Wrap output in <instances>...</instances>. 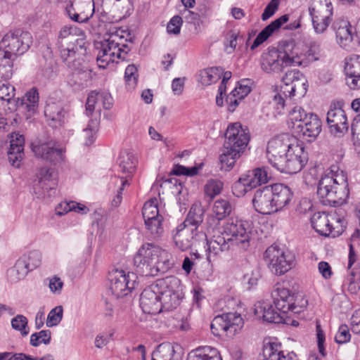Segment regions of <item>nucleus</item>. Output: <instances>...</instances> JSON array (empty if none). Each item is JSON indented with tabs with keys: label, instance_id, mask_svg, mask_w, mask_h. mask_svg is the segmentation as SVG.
<instances>
[{
	"label": "nucleus",
	"instance_id": "23",
	"mask_svg": "<svg viewBox=\"0 0 360 360\" xmlns=\"http://www.w3.org/2000/svg\"><path fill=\"white\" fill-rule=\"evenodd\" d=\"M232 211V206L229 201L224 199L216 200L212 207V213L206 219L207 231H214L220 226L221 220L229 216Z\"/></svg>",
	"mask_w": 360,
	"mask_h": 360
},
{
	"label": "nucleus",
	"instance_id": "11",
	"mask_svg": "<svg viewBox=\"0 0 360 360\" xmlns=\"http://www.w3.org/2000/svg\"><path fill=\"white\" fill-rule=\"evenodd\" d=\"M31 148L35 156L53 164L60 163L65 158V150L50 139L34 140Z\"/></svg>",
	"mask_w": 360,
	"mask_h": 360
},
{
	"label": "nucleus",
	"instance_id": "54",
	"mask_svg": "<svg viewBox=\"0 0 360 360\" xmlns=\"http://www.w3.org/2000/svg\"><path fill=\"white\" fill-rule=\"evenodd\" d=\"M51 339V333L49 330H43L34 333L30 336V345L33 347H38L41 344L48 345Z\"/></svg>",
	"mask_w": 360,
	"mask_h": 360
},
{
	"label": "nucleus",
	"instance_id": "38",
	"mask_svg": "<svg viewBox=\"0 0 360 360\" xmlns=\"http://www.w3.org/2000/svg\"><path fill=\"white\" fill-rule=\"evenodd\" d=\"M186 360H222L219 352L211 346H200L188 354Z\"/></svg>",
	"mask_w": 360,
	"mask_h": 360
},
{
	"label": "nucleus",
	"instance_id": "61",
	"mask_svg": "<svg viewBox=\"0 0 360 360\" xmlns=\"http://www.w3.org/2000/svg\"><path fill=\"white\" fill-rule=\"evenodd\" d=\"M350 339L351 334L349 326L346 324L340 325L335 336V342L338 344H344L348 342Z\"/></svg>",
	"mask_w": 360,
	"mask_h": 360
},
{
	"label": "nucleus",
	"instance_id": "51",
	"mask_svg": "<svg viewBox=\"0 0 360 360\" xmlns=\"http://www.w3.org/2000/svg\"><path fill=\"white\" fill-rule=\"evenodd\" d=\"M162 221L163 217L162 215L144 220L146 229L153 236L158 237L161 236L164 231Z\"/></svg>",
	"mask_w": 360,
	"mask_h": 360
},
{
	"label": "nucleus",
	"instance_id": "12",
	"mask_svg": "<svg viewBox=\"0 0 360 360\" xmlns=\"http://www.w3.org/2000/svg\"><path fill=\"white\" fill-rule=\"evenodd\" d=\"M264 259L270 271L276 275L285 274L293 266V256L274 245L266 250Z\"/></svg>",
	"mask_w": 360,
	"mask_h": 360
},
{
	"label": "nucleus",
	"instance_id": "64",
	"mask_svg": "<svg viewBox=\"0 0 360 360\" xmlns=\"http://www.w3.org/2000/svg\"><path fill=\"white\" fill-rule=\"evenodd\" d=\"M112 333L102 332L96 335L94 345L98 349H102L109 342L112 336Z\"/></svg>",
	"mask_w": 360,
	"mask_h": 360
},
{
	"label": "nucleus",
	"instance_id": "14",
	"mask_svg": "<svg viewBox=\"0 0 360 360\" xmlns=\"http://www.w3.org/2000/svg\"><path fill=\"white\" fill-rule=\"evenodd\" d=\"M110 290L117 298L127 295L136 284L137 276L133 272L113 269L109 273Z\"/></svg>",
	"mask_w": 360,
	"mask_h": 360
},
{
	"label": "nucleus",
	"instance_id": "26",
	"mask_svg": "<svg viewBox=\"0 0 360 360\" xmlns=\"http://www.w3.org/2000/svg\"><path fill=\"white\" fill-rule=\"evenodd\" d=\"M42 254L38 250H32L22 255L16 262L15 268L19 278H24L29 271L41 265Z\"/></svg>",
	"mask_w": 360,
	"mask_h": 360
},
{
	"label": "nucleus",
	"instance_id": "28",
	"mask_svg": "<svg viewBox=\"0 0 360 360\" xmlns=\"http://www.w3.org/2000/svg\"><path fill=\"white\" fill-rule=\"evenodd\" d=\"M209 232L213 233V235L210 239H205L207 240V259H210L211 255L216 256L221 252L228 250L232 245L230 239L225 238L220 228L216 229L214 231H210Z\"/></svg>",
	"mask_w": 360,
	"mask_h": 360
},
{
	"label": "nucleus",
	"instance_id": "41",
	"mask_svg": "<svg viewBox=\"0 0 360 360\" xmlns=\"http://www.w3.org/2000/svg\"><path fill=\"white\" fill-rule=\"evenodd\" d=\"M155 360H181V354L176 352L174 346L170 343H162L153 352Z\"/></svg>",
	"mask_w": 360,
	"mask_h": 360
},
{
	"label": "nucleus",
	"instance_id": "60",
	"mask_svg": "<svg viewBox=\"0 0 360 360\" xmlns=\"http://www.w3.org/2000/svg\"><path fill=\"white\" fill-rule=\"evenodd\" d=\"M250 84V79L242 80L238 83L232 91H233L239 98L243 99L251 91Z\"/></svg>",
	"mask_w": 360,
	"mask_h": 360
},
{
	"label": "nucleus",
	"instance_id": "13",
	"mask_svg": "<svg viewBox=\"0 0 360 360\" xmlns=\"http://www.w3.org/2000/svg\"><path fill=\"white\" fill-rule=\"evenodd\" d=\"M285 160H281L276 169L282 173L297 174L300 172L308 161L307 153L302 144L294 142L286 153Z\"/></svg>",
	"mask_w": 360,
	"mask_h": 360
},
{
	"label": "nucleus",
	"instance_id": "21",
	"mask_svg": "<svg viewBox=\"0 0 360 360\" xmlns=\"http://www.w3.org/2000/svg\"><path fill=\"white\" fill-rule=\"evenodd\" d=\"M69 18L77 22H86L94 12V0H70L66 6Z\"/></svg>",
	"mask_w": 360,
	"mask_h": 360
},
{
	"label": "nucleus",
	"instance_id": "59",
	"mask_svg": "<svg viewBox=\"0 0 360 360\" xmlns=\"http://www.w3.org/2000/svg\"><path fill=\"white\" fill-rule=\"evenodd\" d=\"M115 181L116 183L120 184V186L117 191L116 195L111 200V206L113 207H117L121 204L122 200V191L126 186L129 185V181L127 179H124L123 178H117Z\"/></svg>",
	"mask_w": 360,
	"mask_h": 360
},
{
	"label": "nucleus",
	"instance_id": "22",
	"mask_svg": "<svg viewBox=\"0 0 360 360\" xmlns=\"http://www.w3.org/2000/svg\"><path fill=\"white\" fill-rule=\"evenodd\" d=\"M113 105V98L108 91H92L88 95L86 102V114L89 116L96 111H101V107L110 110Z\"/></svg>",
	"mask_w": 360,
	"mask_h": 360
},
{
	"label": "nucleus",
	"instance_id": "7",
	"mask_svg": "<svg viewBox=\"0 0 360 360\" xmlns=\"http://www.w3.org/2000/svg\"><path fill=\"white\" fill-rule=\"evenodd\" d=\"M222 233L229 237L232 245L247 250L250 245L252 231L248 221L238 218L229 219L222 227Z\"/></svg>",
	"mask_w": 360,
	"mask_h": 360
},
{
	"label": "nucleus",
	"instance_id": "6",
	"mask_svg": "<svg viewBox=\"0 0 360 360\" xmlns=\"http://www.w3.org/2000/svg\"><path fill=\"white\" fill-rule=\"evenodd\" d=\"M32 44V34L20 29L9 30L0 41V53L15 59L25 53Z\"/></svg>",
	"mask_w": 360,
	"mask_h": 360
},
{
	"label": "nucleus",
	"instance_id": "5",
	"mask_svg": "<svg viewBox=\"0 0 360 360\" xmlns=\"http://www.w3.org/2000/svg\"><path fill=\"white\" fill-rule=\"evenodd\" d=\"M98 49L97 63L98 67L103 69L118 59H124L129 51L128 46L123 44V37L120 35L118 31L107 34Z\"/></svg>",
	"mask_w": 360,
	"mask_h": 360
},
{
	"label": "nucleus",
	"instance_id": "8",
	"mask_svg": "<svg viewBox=\"0 0 360 360\" xmlns=\"http://www.w3.org/2000/svg\"><path fill=\"white\" fill-rule=\"evenodd\" d=\"M244 321L240 314L229 312L218 315L212 320L210 328L214 336L233 337L243 328Z\"/></svg>",
	"mask_w": 360,
	"mask_h": 360
},
{
	"label": "nucleus",
	"instance_id": "55",
	"mask_svg": "<svg viewBox=\"0 0 360 360\" xmlns=\"http://www.w3.org/2000/svg\"><path fill=\"white\" fill-rule=\"evenodd\" d=\"M124 78L127 83V86L129 89H134L138 81V70L134 65H129L124 73Z\"/></svg>",
	"mask_w": 360,
	"mask_h": 360
},
{
	"label": "nucleus",
	"instance_id": "33",
	"mask_svg": "<svg viewBox=\"0 0 360 360\" xmlns=\"http://www.w3.org/2000/svg\"><path fill=\"white\" fill-rule=\"evenodd\" d=\"M275 212L282 210L292 200V193L290 188L282 184L271 186Z\"/></svg>",
	"mask_w": 360,
	"mask_h": 360
},
{
	"label": "nucleus",
	"instance_id": "9",
	"mask_svg": "<svg viewBox=\"0 0 360 360\" xmlns=\"http://www.w3.org/2000/svg\"><path fill=\"white\" fill-rule=\"evenodd\" d=\"M311 224L315 231L322 236L335 237L343 232L345 220L335 214L316 212L311 217Z\"/></svg>",
	"mask_w": 360,
	"mask_h": 360
},
{
	"label": "nucleus",
	"instance_id": "32",
	"mask_svg": "<svg viewBox=\"0 0 360 360\" xmlns=\"http://www.w3.org/2000/svg\"><path fill=\"white\" fill-rule=\"evenodd\" d=\"M10 148L8 151L9 162L12 165L18 167L24 155L25 139L22 135L13 133L10 136Z\"/></svg>",
	"mask_w": 360,
	"mask_h": 360
},
{
	"label": "nucleus",
	"instance_id": "52",
	"mask_svg": "<svg viewBox=\"0 0 360 360\" xmlns=\"http://www.w3.org/2000/svg\"><path fill=\"white\" fill-rule=\"evenodd\" d=\"M14 60V58H8V56L0 53V77L8 79L12 77Z\"/></svg>",
	"mask_w": 360,
	"mask_h": 360
},
{
	"label": "nucleus",
	"instance_id": "18",
	"mask_svg": "<svg viewBox=\"0 0 360 360\" xmlns=\"http://www.w3.org/2000/svg\"><path fill=\"white\" fill-rule=\"evenodd\" d=\"M293 143L287 134L271 139L266 146V158L269 162L276 169L283 160L281 155L286 154Z\"/></svg>",
	"mask_w": 360,
	"mask_h": 360
},
{
	"label": "nucleus",
	"instance_id": "63",
	"mask_svg": "<svg viewBox=\"0 0 360 360\" xmlns=\"http://www.w3.org/2000/svg\"><path fill=\"white\" fill-rule=\"evenodd\" d=\"M238 34L231 30L226 35L224 42L226 51L229 53H231L237 46Z\"/></svg>",
	"mask_w": 360,
	"mask_h": 360
},
{
	"label": "nucleus",
	"instance_id": "42",
	"mask_svg": "<svg viewBox=\"0 0 360 360\" xmlns=\"http://www.w3.org/2000/svg\"><path fill=\"white\" fill-rule=\"evenodd\" d=\"M223 74V69L220 67H212L203 69L198 75V82L202 85L207 86L217 82Z\"/></svg>",
	"mask_w": 360,
	"mask_h": 360
},
{
	"label": "nucleus",
	"instance_id": "53",
	"mask_svg": "<svg viewBox=\"0 0 360 360\" xmlns=\"http://www.w3.org/2000/svg\"><path fill=\"white\" fill-rule=\"evenodd\" d=\"M345 72L347 76L360 74V56L353 55L345 58Z\"/></svg>",
	"mask_w": 360,
	"mask_h": 360
},
{
	"label": "nucleus",
	"instance_id": "44",
	"mask_svg": "<svg viewBox=\"0 0 360 360\" xmlns=\"http://www.w3.org/2000/svg\"><path fill=\"white\" fill-rule=\"evenodd\" d=\"M118 164L121 172L129 176L136 170L137 159L132 153H123L120 155Z\"/></svg>",
	"mask_w": 360,
	"mask_h": 360
},
{
	"label": "nucleus",
	"instance_id": "20",
	"mask_svg": "<svg viewBox=\"0 0 360 360\" xmlns=\"http://www.w3.org/2000/svg\"><path fill=\"white\" fill-rule=\"evenodd\" d=\"M271 297L276 309L282 314L298 313L295 305V294L288 288L277 284L271 292Z\"/></svg>",
	"mask_w": 360,
	"mask_h": 360
},
{
	"label": "nucleus",
	"instance_id": "4",
	"mask_svg": "<svg viewBox=\"0 0 360 360\" xmlns=\"http://www.w3.org/2000/svg\"><path fill=\"white\" fill-rule=\"evenodd\" d=\"M347 176L346 173L333 165L319 180L317 195L324 205L339 206L349 197Z\"/></svg>",
	"mask_w": 360,
	"mask_h": 360
},
{
	"label": "nucleus",
	"instance_id": "30",
	"mask_svg": "<svg viewBox=\"0 0 360 360\" xmlns=\"http://www.w3.org/2000/svg\"><path fill=\"white\" fill-rule=\"evenodd\" d=\"M39 94L35 89L27 91L25 96L21 99L16 100V110L24 113L26 118L31 117L37 111L38 108Z\"/></svg>",
	"mask_w": 360,
	"mask_h": 360
},
{
	"label": "nucleus",
	"instance_id": "40",
	"mask_svg": "<svg viewBox=\"0 0 360 360\" xmlns=\"http://www.w3.org/2000/svg\"><path fill=\"white\" fill-rule=\"evenodd\" d=\"M243 181L250 186V188H255L258 186L266 184L269 181V176L265 167H257L249 170L243 174Z\"/></svg>",
	"mask_w": 360,
	"mask_h": 360
},
{
	"label": "nucleus",
	"instance_id": "1",
	"mask_svg": "<svg viewBox=\"0 0 360 360\" xmlns=\"http://www.w3.org/2000/svg\"><path fill=\"white\" fill-rule=\"evenodd\" d=\"M183 286L176 276L158 279L141 294L140 306L143 311L158 314L163 310L176 309L183 299Z\"/></svg>",
	"mask_w": 360,
	"mask_h": 360
},
{
	"label": "nucleus",
	"instance_id": "37",
	"mask_svg": "<svg viewBox=\"0 0 360 360\" xmlns=\"http://www.w3.org/2000/svg\"><path fill=\"white\" fill-rule=\"evenodd\" d=\"M205 209L200 203H194L186 216V219L182 222L186 226L190 227L195 231H202L199 230V226L203 221Z\"/></svg>",
	"mask_w": 360,
	"mask_h": 360
},
{
	"label": "nucleus",
	"instance_id": "43",
	"mask_svg": "<svg viewBox=\"0 0 360 360\" xmlns=\"http://www.w3.org/2000/svg\"><path fill=\"white\" fill-rule=\"evenodd\" d=\"M240 152L236 149H229L227 146H224L221 154L219 155V162L221 169L229 170L235 165L236 159L240 155Z\"/></svg>",
	"mask_w": 360,
	"mask_h": 360
},
{
	"label": "nucleus",
	"instance_id": "57",
	"mask_svg": "<svg viewBox=\"0 0 360 360\" xmlns=\"http://www.w3.org/2000/svg\"><path fill=\"white\" fill-rule=\"evenodd\" d=\"M11 326L13 329L19 330L22 336H26L29 333L27 328V319L23 315H17L11 320Z\"/></svg>",
	"mask_w": 360,
	"mask_h": 360
},
{
	"label": "nucleus",
	"instance_id": "56",
	"mask_svg": "<svg viewBox=\"0 0 360 360\" xmlns=\"http://www.w3.org/2000/svg\"><path fill=\"white\" fill-rule=\"evenodd\" d=\"M63 316V309L62 306H57L52 309L48 314L46 326L52 327L57 326L62 320Z\"/></svg>",
	"mask_w": 360,
	"mask_h": 360
},
{
	"label": "nucleus",
	"instance_id": "45",
	"mask_svg": "<svg viewBox=\"0 0 360 360\" xmlns=\"http://www.w3.org/2000/svg\"><path fill=\"white\" fill-rule=\"evenodd\" d=\"M15 88L7 82H0V99L7 102L11 111L16 110V100L13 99Z\"/></svg>",
	"mask_w": 360,
	"mask_h": 360
},
{
	"label": "nucleus",
	"instance_id": "46",
	"mask_svg": "<svg viewBox=\"0 0 360 360\" xmlns=\"http://www.w3.org/2000/svg\"><path fill=\"white\" fill-rule=\"evenodd\" d=\"M308 114L301 106L293 107L288 113V125L294 133V127L301 125Z\"/></svg>",
	"mask_w": 360,
	"mask_h": 360
},
{
	"label": "nucleus",
	"instance_id": "16",
	"mask_svg": "<svg viewBox=\"0 0 360 360\" xmlns=\"http://www.w3.org/2000/svg\"><path fill=\"white\" fill-rule=\"evenodd\" d=\"M278 50L287 67L300 66L304 60L307 46L301 41L288 40L283 41Z\"/></svg>",
	"mask_w": 360,
	"mask_h": 360
},
{
	"label": "nucleus",
	"instance_id": "15",
	"mask_svg": "<svg viewBox=\"0 0 360 360\" xmlns=\"http://www.w3.org/2000/svg\"><path fill=\"white\" fill-rule=\"evenodd\" d=\"M174 247L182 252L188 250L195 243L204 241L206 234L203 231H195L185 224H180L172 231Z\"/></svg>",
	"mask_w": 360,
	"mask_h": 360
},
{
	"label": "nucleus",
	"instance_id": "34",
	"mask_svg": "<svg viewBox=\"0 0 360 360\" xmlns=\"http://www.w3.org/2000/svg\"><path fill=\"white\" fill-rule=\"evenodd\" d=\"M255 314L258 318L269 323H279L283 319L281 314L276 311L269 302H259L255 305Z\"/></svg>",
	"mask_w": 360,
	"mask_h": 360
},
{
	"label": "nucleus",
	"instance_id": "19",
	"mask_svg": "<svg viewBox=\"0 0 360 360\" xmlns=\"http://www.w3.org/2000/svg\"><path fill=\"white\" fill-rule=\"evenodd\" d=\"M225 138L224 146L229 149H236L240 153L243 152L250 141L248 129L243 128L238 122L229 125Z\"/></svg>",
	"mask_w": 360,
	"mask_h": 360
},
{
	"label": "nucleus",
	"instance_id": "58",
	"mask_svg": "<svg viewBox=\"0 0 360 360\" xmlns=\"http://www.w3.org/2000/svg\"><path fill=\"white\" fill-rule=\"evenodd\" d=\"M243 176L242 174L239 179L236 181L232 186L233 195L238 198L243 196L246 193L252 190L250 186H249L248 184H246L245 181H243Z\"/></svg>",
	"mask_w": 360,
	"mask_h": 360
},
{
	"label": "nucleus",
	"instance_id": "36",
	"mask_svg": "<svg viewBox=\"0 0 360 360\" xmlns=\"http://www.w3.org/2000/svg\"><path fill=\"white\" fill-rule=\"evenodd\" d=\"M288 20V15H283L281 17L276 19L262 30L256 39L254 40L250 46L252 50L258 47L260 44L264 42L275 31L278 30L282 25Z\"/></svg>",
	"mask_w": 360,
	"mask_h": 360
},
{
	"label": "nucleus",
	"instance_id": "25",
	"mask_svg": "<svg viewBox=\"0 0 360 360\" xmlns=\"http://www.w3.org/2000/svg\"><path fill=\"white\" fill-rule=\"evenodd\" d=\"M321 131V121L316 115L308 114L301 125L294 127V134L304 139H314Z\"/></svg>",
	"mask_w": 360,
	"mask_h": 360
},
{
	"label": "nucleus",
	"instance_id": "3",
	"mask_svg": "<svg viewBox=\"0 0 360 360\" xmlns=\"http://www.w3.org/2000/svg\"><path fill=\"white\" fill-rule=\"evenodd\" d=\"M85 33L79 27L63 26L59 31L56 46L61 59L73 70L80 69L85 49Z\"/></svg>",
	"mask_w": 360,
	"mask_h": 360
},
{
	"label": "nucleus",
	"instance_id": "47",
	"mask_svg": "<svg viewBox=\"0 0 360 360\" xmlns=\"http://www.w3.org/2000/svg\"><path fill=\"white\" fill-rule=\"evenodd\" d=\"M263 354L265 359L269 360H278L283 354L281 350V345L278 342H269L266 343L263 349Z\"/></svg>",
	"mask_w": 360,
	"mask_h": 360
},
{
	"label": "nucleus",
	"instance_id": "17",
	"mask_svg": "<svg viewBox=\"0 0 360 360\" xmlns=\"http://www.w3.org/2000/svg\"><path fill=\"white\" fill-rule=\"evenodd\" d=\"M307 80L302 73L297 70L288 71L282 78L281 92L285 97H292L295 92L303 96L307 90Z\"/></svg>",
	"mask_w": 360,
	"mask_h": 360
},
{
	"label": "nucleus",
	"instance_id": "49",
	"mask_svg": "<svg viewBox=\"0 0 360 360\" xmlns=\"http://www.w3.org/2000/svg\"><path fill=\"white\" fill-rule=\"evenodd\" d=\"M142 215L144 220L162 215L158 207L157 198L150 199L145 202L142 210Z\"/></svg>",
	"mask_w": 360,
	"mask_h": 360
},
{
	"label": "nucleus",
	"instance_id": "2",
	"mask_svg": "<svg viewBox=\"0 0 360 360\" xmlns=\"http://www.w3.org/2000/svg\"><path fill=\"white\" fill-rule=\"evenodd\" d=\"M136 271L145 276L165 273L173 266L171 254L155 243H144L134 256Z\"/></svg>",
	"mask_w": 360,
	"mask_h": 360
},
{
	"label": "nucleus",
	"instance_id": "31",
	"mask_svg": "<svg viewBox=\"0 0 360 360\" xmlns=\"http://www.w3.org/2000/svg\"><path fill=\"white\" fill-rule=\"evenodd\" d=\"M338 44L346 49L353 39L352 27L349 22L345 19H338L333 24Z\"/></svg>",
	"mask_w": 360,
	"mask_h": 360
},
{
	"label": "nucleus",
	"instance_id": "27",
	"mask_svg": "<svg viewBox=\"0 0 360 360\" xmlns=\"http://www.w3.org/2000/svg\"><path fill=\"white\" fill-rule=\"evenodd\" d=\"M326 120L331 132L335 134H342L349 129L345 112L341 108L330 106Z\"/></svg>",
	"mask_w": 360,
	"mask_h": 360
},
{
	"label": "nucleus",
	"instance_id": "35",
	"mask_svg": "<svg viewBox=\"0 0 360 360\" xmlns=\"http://www.w3.org/2000/svg\"><path fill=\"white\" fill-rule=\"evenodd\" d=\"M53 172L49 169H42L37 184L34 186V192L38 198H44L46 191L53 190L56 186L55 179L52 178Z\"/></svg>",
	"mask_w": 360,
	"mask_h": 360
},
{
	"label": "nucleus",
	"instance_id": "24",
	"mask_svg": "<svg viewBox=\"0 0 360 360\" xmlns=\"http://www.w3.org/2000/svg\"><path fill=\"white\" fill-rule=\"evenodd\" d=\"M255 210L262 214H270L275 212L273 194L271 186H266L257 189L252 199Z\"/></svg>",
	"mask_w": 360,
	"mask_h": 360
},
{
	"label": "nucleus",
	"instance_id": "50",
	"mask_svg": "<svg viewBox=\"0 0 360 360\" xmlns=\"http://www.w3.org/2000/svg\"><path fill=\"white\" fill-rule=\"evenodd\" d=\"M99 119L94 118L91 119L86 127L83 130V136L84 137V144L86 146L91 145L95 140L96 134L98 129Z\"/></svg>",
	"mask_w": 360,
	"mask_h": 360
},
{
	"label": "nucleus",
	"instance_id": "48",
	"mask_svg": "<svg viewBox=\"0 0 360 360\" xmlns=\"http://www.w3.org/2000/svg\"><path fill=\"white\" fill-rule=\"evenodd\" d=\"M224 187V184L219 179H210L207 181L204 186L205 195L210 199L221 193Z\"/></svg>",
	"mask_w": 360,
	"mask_h": 360
},
{
	"label": "nucleus",
	"instance_id": "62",
	"mask_svg": "<svg viewBox=\"0 0 360 360\" xmlns=\"http://www.w3.org/2000/svg\"><path fill=\"white\" fill-rule=\"evenodd\" d=\"M182 18L179 15H174L169 21L167 26V31L169 34H179L182 25Z\"/></svg>",
	"mask_w": 360,
	"mask_h": 360
},
{
	"label": "nucleus",
	"instance_id": "29",
	"mask_svg": "<svg viewBox=\"0 0 360 360\" xmlns=\"http://www.w3.org/2000/svg\"><path fill=\"white\" fill-rule=\"evenodd\" d=\"M261 67L264 72L271 73L281 72L287 65L282 60L278 49H273L262 54Z\"/></svg>",
	"mask_w": 360,
	"mask_h": 360
},
{
	"label": "nucleus",
	"instance_id": "10",
	"mask_svg": "<svg viewBox=\"0 0 360 360\" xmlns=\"http://www.w3.org/2000/svg\"><path fill=\"white\" fill-rule=\"evenodd\" d=\"M333 6L329 0H314L309 8L312 26L316 34L324 33L332 20Z\"/></svg>",
	"mask_w": 360,
	"mask_h": 360
},
{
	"label": "nucleus",
	"instance_id": "39",
	"mask_svg": "<svg viewBox=\"0 0 360 360\" xmlns=\"http://www.w3.org/2000/svg\"><path fill=\"white\" fill-rule=\"evenodd\" d=\"M65 111L62 107L55 103H47L44 115L49 124L52 127H60L64 122Z\"/></svg>",
	"mask_w": 360,
	"mask_h": 360
}]
</instances>
